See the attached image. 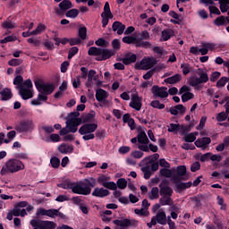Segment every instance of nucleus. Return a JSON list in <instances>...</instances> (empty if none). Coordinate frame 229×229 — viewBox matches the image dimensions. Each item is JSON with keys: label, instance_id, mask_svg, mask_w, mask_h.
Instances as JSON below:
<instances>
[{"label": "nucleus", "instance_id": "obj_63", "mask_svg": "<svg viewBox=\"0 0 229 229\" xmlns=\"http://www.w3.org/2000/svg\"><path fill=\"white\" fill-rule=\"evenodd\" d=\"M201 46H202V47H206V49H208H208H209V51H214L216 49V46H217V45H216L214 43H209V42H203L201 44Z\"/></svg>", "mask_w": 229, "mask_h": 229}, {"label": "nucleus", "instance_id": "obj_53", "mask_svg": "<svg viewBox=\"0 0 229 229\" xmlns=\"http://www.w3.org/2000/svg\"><path fill=\"white\" fill-rule=\"evenodd\" d=\"M190 99H194V94L191 92H186L182 95V103H187Z\"/></svg>", "mask_w": 229, "mask_h": 229}, {"label": "nucleus", "instance_id": "obj_35", "mask_svg": "<svg viewBox=\"0 0 229 229\" xmlns=\"http://www.w3.org/2000/svg\"><path fill=\"white\" fill-rule=\"evenodd\" d=\"M145 60V65L147 67V71L148 69H151V67H154V65H157V64H158V61H157V59H155L154 57H148Z\"/></svg>", "mask_w": 229, "mask_h": 229}, {"label": "nucleus", "instance_id": "obj_25", "mask_svg": "<svg viewBox=\"0 0 229 229\" xmlns=\"http://www.w3.org/2000/svg\"><path fill=\"white\" fill-rule=\"evenodd\" d=\"M120 61L123 62L124 65H131V64H135V62H137V55L131 54L130 55L127 54L125 57L122 58Z\"/></svg>", "mask_w": 229, "mask_h": 229}, {"label": "nucleus", "instance_id": "obj_7", "mask_svg": "<svg viewBox=\"0 0 229 229\" xmlns=\"http://www.w3.org/2000/svg\"><path fill=\"white\" fill-rule=\"evenodd\" d=\"M34 85L40 94H45L46 96H49L55 92V84L53 83H42L40 81H35Z\"/></svg>", "mask_w": 229, "mask_h": 229}, {"label": "nucleus", "instance_id": "obj_47", "mask_svg": "<svg viewBox=\"0 0 229 229\" xmlns=\"http://www.w3.org/2000/svg\"><path fill=\"white\" fill-rule=\"evenodd\" d=\"M150 106H152V108H157V110H164V108H165V105L160 103V100H153L150 103Z\"/></svg>", "mask_w": 229, "mask_h": 229}, {"label": "nucleus", "instance_id": "obj_18", "mask_svg": "<svg viewBox=\"0 0 229 229\" xmlns=\"http://www.w3.org/2000/svg\"><path fill=\"white\" fill-rule=\"evenodd\" d=\"M91 195L95 198H106V196H110V191L104 188H95Z\"/></svg>", "mask_w": 229, "mask_h": 229}, {"label": "nucleus", "instance_id": "obj_23", "mask_svg": "<svg viewBox=\"0 0 229 229\" xmlns=\"http://www.w3.org/2000/svg\"><path fill=\"white\" fill-rule=\"evenodd\" d=\"M58 151L63 155H67V153H73L74 146L63 143L58 147Z\"/></svg>", "mask_w": 229, "mask_h": 229}, {"label": "nucleus", "instance_id": "obj_5", "mask_svg": "<svg viewBox=\"0 0 229 229\" xmlns=\"http://www.w3.org/2000/svg\"><path fill=\"white\" fill-rule=\"evenodd\" d=\"M19 96H21V99L24 101H28V99H31L33 98V82L28 79L24 81L23 84L18 89Z\"/></svg>", "mask_w": 229, "mask_h": 229}, {"label": "nucleus", "instance_id": "obj_29", "mask_svg": "<svg viewBox=\"0 0 229 229\" xmlns=\"http://www.w3.org/2000/svg\"><path fill=\"white\" fill-rule=\"evenodd\" d=\"M174 35V30L171 29H165L161 32V38H163V42H167V40H169V38H171V37H173Z\"/></svg>", "mask_w": 229, "mask_h": 229}, {"label": "nucleus", "instance_id": "obj_28", "mask_svg": "<svg viewBox=\"0 0 229 229\" xmlns=\"http://www.w3.org/2000/svg\"><path fill=\"white\" fill-rule=\"evenodd\" d=\"M137 138L139 144H149V139L144 131H139Z\"/></svg>", "mask_w": 229, "mask_h": 229}, {"label": "nucleus", "instance_id": "obj_20", "mask_svg": "<svg viewBox=\"0 0 229 229\" xmlns=\"http://www.w3.org/2000/svg\"><path fill=\"white\" fill-rule=\"evenodd\" d=\"M160 158V155H158L157 153L152 155V156H148L146 157L140 163V166L142 167V165H148V164H153L155 162H157V160Z\"/></svg>", "mask_w": 229, "mask_h": 229}, {"label": "nucleus", "instance_id": "obj_19", "mask_svg": "<svg viewBox=\"0 0 229 229\" xmlns=\"http://www.w3.org/2000/svg\"><path fill=\"white\" fill-rule=\"evenodd\" d=\"M125 30H126V25L123 24V22L119 21H115L112 24V30L116 31L117 35H123Z\"/></svg>", "mask_w": 229, "mask_h": 229}, {"label": "nucleus", "instance_id": "obj_3", "mask_svg": "<svg viewBox=\"0 0 229 229\" xmlns=\"http://www.w3.org/2000/svg\"><path fill=\"white\" fill-rule=\"evenodd\" d=\"M24 169L25 166L22 161L19 159H9L2 167L0 174L5 176V174H13L14 173H19V171H24Z\"/></svg>", "mask_w": 229, "mask_h": 229}, {"label": "nucleus", "instance_id": "obj_64", "mask_svg": "<svg viewBox=\"0 0 229 229\" xmlns=\"http://www.w3.org/2000/svg\"><path fill=\"white\" fill-rule=\"evenodd\" d=\"M47 142H60V135L56 133H52Z\"/></svg>", "mask_w": 229, "mask_h": 229}, {"label": "nucleus", "instance_id": "obj_9", "mask_svg": "<svg viewBox=\"0 0 229 229\" xmlns=\"http://www.w3.org/2000/svg\"><path fill=\"white\" fill-rule=\"evenodd\" d=\"M191 126H185L183 124L180 125V123H170L167 129L169 133H187V131H191Z\"/></svg>", "mask_w": 229, "mask_h": 229}, {"label": "nucleus", "instance_id": "obj_48", "mask_svg": "<svg viewBox=\"0 0 229 229\" xmlns=\"http://www.w3.org/2000/svg\"><path fill=\"white\" fill-rule=\"evenodd\" d=\"M191 201L195 204V208H201L203 206L201 203V197L199 195L192 197Z\"/></svg>", "mask_w": 229, "mask_h": 229}, {"label": "nucleus", "instance_id": "obj_37", "mask_svg": "<svg viewBox=\"0 0 229 229\" xmlns=\"http://www.w3.org/2000/svg\"><path fill=\"white\" fill-rule=\"evenodd\" d=\"M80 15V10L78 9H70L68 12L65 13V17L70 19H76Z\"/></svg>", "mask_w": 229, "mask_h": 229}, {"label": "nucleus", "instance_id": "obj_17", "mask_svg": "<svg viewBox=\"0 0 229 229\" xmlns=\"http://www.w3.org/2000/svg\"><path fill=\"white\" fill-rule=\"evenodd\" d=\"M212 142V140L208 137L199 138L195 140L194 144L196 148H202V149H207V146Z\"/></svg>", "mask_w": 229, "mask_h": 229}, {"label": "nucleus", "instance_id": "obj_30", "mask_svg": "<svg viewBox=\"0 0 229 229\" xmlns=\"http://www.w3.org/2000/svg\"><path fill=\"white\" fill-rule=\"evenodd\" d=\"M174 202L173 201V198L170 196H161L159 199V204L162 207H165V205H168L171 207Z\"/></svg>", "mask_w": 229, "mask_h": 229}, {"label": "nucleus", "instance_id": "obj_15", "mask_svg": "<svg viewBox=\"0 0 229 229\" xmlns=\"http://www.w3.org/2000/svg\"><path fill=\"white\" fill-rule=\"evenodd\" d=\"M59 8L60 9L55 8V13L57 15H62V12H67V10H71V8H72V2L70 0H63L59 4Z\"/></svg>", "mask_w": 229, "mask_h": 229}, {"label": "nucleus", "instance_id": "obj_38", "mask_svg": "<svg viewBox=\"0 0 229 229\" xmlns=\"http://www.w3.org/2000/svg\"><path fill=\"white\" fill-rule=\"evenodd\" d=\"M72 184L73 182L69 181V180H65L61 183L57 184V187H59L60 189H65V190H69L72 189Z\"/></svg>", "mask_w": 229, "mask_h": 229}, {"label": "nucleus", "instance_id": "obj_33", "mask_svg": "<svg viewBox=\"0 0 229 229\" xmlns=\"http://www.w3.org/2000/svg\"><path fill=\"white\" fill-rule=\"evenodd\" d=\"M226 22H228V20H226V16H219L214 21L215 26H226Z\"/></svg>", "mask_w": 229, "mask_h": 229}, {"label": "nucleus", "instance_id": "obj_32", "mask_svg": "<svg viewBox=\"0 0 229 229\" xmlns=\"http://www.w3.org/2000/svg\"><path fill=\"white\" fill-rule=\"evenodd\" d=\"M198 74L199 76V81L200 83H207V81H208V73H207V72L199 69Z\"/></svg>", "mask_w": 229, "mask_h": 229}, {"label": "nucleus", "instance_id": "obj_14", "mask_svg": "<svg viewBox=\"0 0 229 229\" xmlns=\"http://www.w3.org/2000/svg\"><path fill=\"white\" fill-rule=\"evenodd\" d=\"M56 214H58V209H46L41 208L37 211L36 216H38V217L39 216H47V217L55 218L56 216Z\"/></svg>", "mask_w": 229, "mask_h": 229}, {"label": "nucleus", "instance_id": "obj_36", "mask_svg": "<svg viewBox=\"0 0 229 229\" xmlns=\"http://www.w3.org/2000/svg\"><path fill=\"white\" fill-rule=\"evenodd\" d=\"M141 171L143 172L145 180H149L153 173H151V167L149 165H145L141 167Z\"/></svg>", "mask_w": 229, "mask_h": 229}, {"label": "nucleus", "instance_id": "obj_10", "mask_svg": "<svg viewBox=\"0 0 229 229\" xmlns=\"http://www.w3.org/2000/svg\"><path fill=\"white\" fill-rule=\"evenodd\" d=\"M159 194L160 196H173V188L169 186V181L167 179L163 180L159 183Z\"/></svg>", "mask_w": 229, "mask_h": 229}, {"label": "nucleus", "instance_id": "obj_2", "mask_svg": "<svg viewBox=\"0 0 229 229\" xmlns=\"http://www.w3.org/2000/svg\"><path fill=\"white\" fill-rule=\"evenodd\" d=\"M88 55L89 56H98L95 58L97 62H103L114 56L115 51L108 48L91 47L88 51Z\"/></svg>", "mask_w": 229, "mask_h": 229}, {"label": "nucleus", "instance_id": "obj_6", "mask_svg": "<svg viewBox=\"0 0 229 229\" xmlns=\"http://www.w3.org/2000/svg\"><path fill=\"white\" fill-rule=\"evenodd\" d=\"M14 130L18 131V133H31V131L35 130V123L33 120H22L14 126Z\"/></svg>", "mask_w": 229, "mask_h": 229}, {"label": "nucleus", "instance_id": "obj_4", "mask_svg": "<svg viewBox=\"0 0 229 229\" xmlns=\"http://www.w3.org/2000/svg\"><path fill=\"white\" fill-rule=\"evenodd\" d=\"M83 122L80 118V112H71L66 117V128L70 129L71 133H76L78 131V127Z\"/></svg>", "mask_w": 229, "mask_h": 229}, {"label": "nucleus", "instance_id": "obj_45", "mask_svg": "<svg viewBox=\"0 0 229 229\" xmlns=\"http://www.w3.org/2000/svg\"><path fill=\"white\" fill-rule=\"evenodd\" d=\"M174 183H175V187L178 191V192H182V191H185V182H183V180H178V181H173Z\"/></svg>", "mask_w": 229, "mask_h": 229}, {"label": "nucleus", "instance_id": "obj_31", "mask_svg": "<svg viewBox=\"0 0 229 229\" xmlns=\"http://www.w3.org/2000/svg\"><path fill=\"white\" fill-rule=\"evenodd\" d=\"M189 85L191 87H195L197 90H201V88L199 87V85H201V82L199 77H191L189 80Z\"/></svg>", "mask_w": 229, "mask_h": 229}, {"label": "nucleus", "instance_id": "obj_55", "mask_svg": "<svg viewBox=\"0 0 229 229\" xmlns=\"http://www.w3.org/2000/svg\"><path fill=\"white\" fill-rule=\"evenodd\" d=\"M79 37H80L81 40L87 39V27H81L79 29Z\"/></svg>", "mask_w": 229, "mask_h": 229}, {"label": "nucleus", "instance_id": "obj_40", "mask_svg": "<svg viewBox=\"0 0 229 229\" xmlns=\"http://www.w3.org/2000/svg\"><path fill=\"white\" fill-rule=\"evenodd\" d=\"M181 69L182 70L183 76H187V74L191 73V71H192V67L187 63H182L181 64Z\"/></svg>", "mask_w": 229, "mask_h": 229}, {"label": "nucleus", "instance_id": "obj_54", "mask_svg": "<svg viewBox=\"0 0 229 229\" xmlns=\"http://www.w3.org/2000/svg\"><path fill=\"white\" fill-rule=\"evenodd\" d=\"M226 83H228V77H222L219 81H216V87H217V89H223Z\"/></svg>", "mask_w": 229, "mask_h": 229}, {"label": "nucleus", "instance_id": "obj_60", "mask_svg": "<svg viewBox=\"0 0 229 229\" xmlns=\"http://www.w3.org/2000/svg\"><path fill=\"white\" fill-rule=\"evenodd\" d=\"M135 40L136 37L131 36H125L122 38V42H123V44H134Z\"/></svg>", "mask_w": 229, "mask_h": 229}, {"label": "nucleus", "instance_id": "obj_27", "mask_svg": "<svg viewBox=\"0 0 229 229\" xmlns=\"http://www.w3.org/2000/svg\"><path fill=\"white\" fill-rule=\"evenodd\" d=\"M156 219L158 225H167V216L164 211H158L156 215Z\"/></svg>", "mask_w": 229, "mask_h": 229}, {"label": "nucleus", "instance_id": "obj_34", "mask_svg": "<svg viewBox=\"0 0 229 229\" xmlns=\"http://www.w3.org/2000/svg\"><path fill=\"white\" fill-rule=\"evenodd\" d=\"M101 17H102V28H106V26H108V22H110V19L114 18V16L110 14H106L105 13H101Z\"/></svg>", "mask_w": 229, "mask_h": 229}, {"label": "nucleus", "instance_id": "obj_56", "mask_svg": "<svg viewBox=\"0 0 229 229\" xmlns=\"http://www.w3.org/2000/svg\"><path fill=\"white\" fill-rule=\"evenodd\" d=\"M50 164L54 169H58V167H60V158L56 157H51Z\"/></svg>", "mask_w": 229, "mask_h": 229}, {"label": "nucleus", "instance_id": "obj_51", "mask_svg": "<svg viewBox=\"0 0 229 229\" xmlns=\"http://www.w3.org/2000/svg\"><path fill=\"white\" fill-rule=\"evenodd\" d=\"M158 192H160V190H158V187H153L151 189V195H149V199H158L159 198Z\"/></svg>", "mask_w": 229, "mask_h": 229}, {"label": "nucleus", "instance_id": "obj_42", "mask_svg": "<svg viewBox=\"0 0 229 229\" xmlns=\"http://www.w3.org/2000/svg\"><path fill=\"white\" fill-rule=\"evenodd\" d=\"M218 1V4L220 5V11L222 13H226L229 10V4L225 0H214Z\"/></svg>", "mask_w": 229, "mask_h": 229}, {"label": "nucleus", "instance_id": "obj_8", "mask_svg": "<svg viewBox=\"0 0 229 229\" xmlns=\"http://www.w3.org/2000/svg\"><path fill=\"white\" fill-rule=\"evenodd\" d=\"M178 180H182V182H187V180H189L187 166L185 165L177 166L176 173L173 174L172 182H178Z\"/></svg>", "mask_w": 229, "mask_h": 229}, {"label": "nucleus", "instance_id": "obj_16", "mask_svg": "<svg viewBox=\"0 0 229 229\" xmlns=\"http://www.w3.org/2000/svg\"><path fill=\"white\" fill-rule=\"evenodd\" d=\"M110 96L108 91L103 89H98L96 90L95 98L98 103H107L106 98Z\"/></svg>", "mask_w": 229, "mask_h": 229}, {"label": "nucleus", "instance_id": "obj_12", "mask_svg": "<svg viewBox=\"0 0 229 229\" xmlns=\"http://www.w3.org/2000/svg\"><path fill=\"white\" fill-rule=\"evenodd\" d=\"M98 130V123H83L79 129L80 135H87L89 133H94Z\"/></svg>", "mask_w": 229, "mask_h": 229}, {"label": "nucleus", "instance_id": "obj_46", "mask_svg": "<svg viewBox=\"0 0 229 229\" xmlns=\"http://www.w3.org/2000/svg\"><path fill=\"white\" fill-rule=\"evenodd\" d=\"M13 85H17V89H21V85H24V78L21 75H17L13 79Z\"/></svg>", "mask_w": 229, "mask_h": 229}, {"label": "nucleus", "instance_id": "obj_22", "mask_svg": "<svg viewBox=\"0 0 229 229\" xmlns=\"http://www.w3.org/2000/svg\"><path fill=\"white\" fill-rule=\"evenodd\" d=\"M40 229H55L56 223L49 220H39V225H38Z\"/></svg>", "mask_w": 229, "mask_h": 229}, {"label": "nucleus", "instance_id": "obj_39", "mask_svg": "<svg viewBox=\"0 0 229 229\" xmlns=\"http://www.w3.org/2000/svg\"><path fill=\"white\" fill-rule=\"evenodd\" d=\"M95 44L98 47H108L110 46V42L103 38H99L98 40H96Z\"/></svg>", "mask_w": 229, "mask_h": 229}, {"label": "nucleus", "instance_id": "obj_62", "mask_svg": "<svg viewBox=\"0 0 229 229\" xmlns=\"http://www.w3.org/2000/svg\"><path fill=\"white\" fill-rule=\"evenodd\" d=\"M22 64V59H11L8 61V65L11 67H17Z\"/></svg>", "mask_w": 229, "mask_h": 229}, {"label": "nucleus", "instance_id": "obj_58", "mask_svg": "<svg viewBox=\"0 0 229 229\" xmlns=\"http://www.w3.org/2000/svg\"><path fill=\"white\" fill-rule=\"evenodd\" d=\"M73 89H80L81 86V77L77 76L75 79H72Z\"/></svg>", "mask_w": 229, "mask_h": 229}, {"label": "nucleus", "instance_id": "obj_43", "mask_svg": "<svg viewBox=\"0 0 229 229\" xmlns=\"http://www.w3.org/2000/svg\"><path fill=\"white\" fill-rule=\"evenodd\" d=\"M134 67L137 71H148L145 59H142L140 62H137Z\"/></svg>", "mask_w": 229, "mask_h": 229}, {"label": "nucleus", "instance_id": "obj_57", "mask_svg": "<svg viewBox=\"0 0 229 229\" xmlns=\"http://www.w3.org/2000/svg\"><path fill=\"white\" fill-rule=\"evenodd\" d=\"M80 48L78 47H72L68 52V60H71L75 55H78Z\"/></svg>", "mask_w": 229, "mask_h": 229}, {"label": "nucleus", "instance_id": "obj_49", "mask_svg": "<svg viewBox=\"0 0 229 229\" xmlns=\"http://www.w3.org/2000/svg\"><path fill=\"white\" fill-rule=\"evenodd\" d=\"M2 28L4 30H13V28H17V25L12 22V21H5L2 23Z\"/></svg>", "mask_w": 229, "mask_h": 229}, {"label": "nucleus", "instance_id": "obj_13", "mask_svg": "<svg viewBox=\"0 0 229 229\" xmlns=\"http://www.w3.org/2000/svg\"><path fill=\"white\" fill-rule=\"evenodd\" d=\"M129 106H131V108H134V110H137V112H140V108H142L140 97H139L137 94H133L131 96V101L130 102Z\"/></svg>", "mask_w": 229, "mask_h": 229}, {"label": "nucleus", "instance_id": "obj_21", "mask_svg": "<svg viewBox=\"0 0 229 229\" xmlns=\"http://www.w3.org/2000/svg\"><path fill=\"white\" fill-rule=\"evenodd\" d=\"M1 101H10L13 98V93H12V89L4 88L0 91Z\"/></svg>", "mask_w": 229, "mask_h": 229}, {"label": "nucleus", "instance_id": "obj_11", "mask_svg": "<svg viewBox=\"0 0 229 229\" xmlns=\"http://www.w3.org/2000/svg\"><path fill=\"white\" fill-rule=\"evenodd\" d=\"M151 92L154 96H156V98H161V99H164V98H167L169 96L166 87H158L154 85L151 89Z\"/></svg>", "mask_w": 229, "mask_h": 229}, {"label": "nucleus", "instance_id": "obj_1", "mask_svg": "<svg viewBox=\"0 0 229 229\" xmlns=\"http://www.w3.org/2000/svg\"><path fill=\"white\" fill-rule=\"evenodd\" d=\"M96 187V179L90 178V179H84V182H81L76 184V182H73L72 185V192L73 194H81L82 196H89L90 192H92L91 188Z\"/></svg>", "mask_w": 229, "mask_h": 229}, {"label": "nucleus", "instance_id": "obj_61", "mask_svg": "<svg viewBox=\"0 0 229 229\" xmlns=\"http://www.w3.org/2000/svg\"><path fill=\"white\" fill-rule=\"evenodd\" d=\"M15 40H17V37L11 35L5 37L4 39H1L0 42L1 44H7V42H15Z\"/></svg>", "mask_w": 229, "mask_h": 229}, {"label": "nucleus", "instance_id": "obj_59", "mask_svg": "<svg viewBox=\"0 0 229 229\" xmlns=\"http://www.w3.org/2000/svg\"><path fill=\"white\" fill-rule=\"evenodd\" d=\"M228 119V114L226 112H221L216 115V121L218 123H223V121H226Z\"/></svg>", "mask_w": 229, "mask_h": 229}, {"label": "nucleus", "instance_id": "obj_24", "mask_svg": "<svg viewBox=\"0 0 229 229\" xmlns=\"http://www.w3.org/2000/svg\"><path fill=\"white\" fill-rule=\"evenodd\" d=\"M94 117H96V112L91 111L90 113L88 114H81V124L83 123H92V121H94Z\"/></svg>", "mask_w": 229, "mask_h": 229}, {"label": "nucleus", "instance_id": "obj_26", "mask_svg": "<svg viewBox=\"0 0 229 229\" xmlns=\"http://www.w3.org/2000/svg\"><path fill=\"white\" fill-rule=\"evenodd\" d=\"M180 81H182V75L180 73L174 74L165 80V83H168L169 85H174L175 83H180Z\"/></svg>", "mask_w": 229, "mask_h": 229}, {"label": "nucleus", "instance_id": "obj_41", "mask_svg": "<svg viewBox=\"0 0 229 229\" xmlns=\"http://www.w3.org/2000/svg\"><path fill=\"white\" fill-rule=\"evenodd\" d=\"M159 174L165 178H173V171L169 168H161Z\"/></svg>", "mask_w": 229, "mask_h": 229}, {"label": "nucleus", "instance_id": "obj_50", "mask_svg": "<svg viewBox=\"0 0 229 229\" xmlns=\"http://www.w3.org/2000/svg\"><path fill=\"white\" fill-rule=\"evenodd\" d=\"M102 185L106 189H109V191H115L117 189V184L114 182H103Z\"/></svg>", "mask_w": 229, "mask_h": 229}, {"label": "nucleus", "instance_id": "obj_44", "mask_svg": "<svg viewBox=\"0 0 229 229\" xmlns=\"http://www.w3.org/2000/svg\"><path fill=\"white\" fill-rule=\"evenodd\" d=\"M116 187L121 190L126 189V187H128V181L124 178L118 179L116 182Z\"/></svg>", "mask_w": 229, "mask_h": 229}, {"label": "nucleus", "instance_id": "obj_52", "mask_svg": "<svg viewBox=\"0 0 229 229\" xmlns=\"http://www.w3.org/2000/svg\"><path fill=\"white\" fill-rule=\"evenodd\" d=\"M95 137L98 139L99 140H103L105 137H106V131L101 129V130H97L95 133Z\"/></svg>", "mask_w": 229, "mask_h": 229}]
</instances>
